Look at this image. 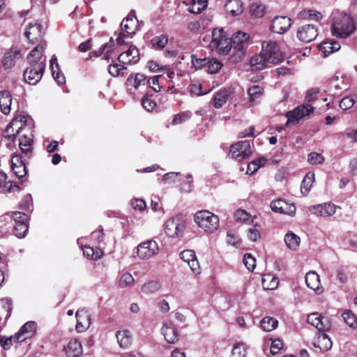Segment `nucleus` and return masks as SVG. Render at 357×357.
Listing matches in <instances>:
<instances>
[{
	"mask_svg": "<svg viewBox=\"0 0 357 357\" xmlns=\"http://www.w3.org/2000/svg\"><path fill=\"white\" fill-rule=\"evenodd\" d=\"M260 324L264 331H272L278 327V321L275 318L266 317L261 319Z\"/></svg>",
	"mask_w": 357,
	"mask_h": 357,
	"instance_id": "45",
	"label": "nucleus"
},
{
	"mask_svg": "<svg viewBox=\"0 0 357 357\" xmlns=\"http://www.w3.org/2000/svg\"><path fill=\"white\" fill-rule=\"evenodd\" d=\"M26 26L25 36L31 43H37L42 38L44 31L40 23L33 21L29 22Z\"/></svg>",
	"mask_w": 357,
	"mask_h": 357,
	"instance_id": "12",
	"label": "nucleus"
},
{
	"mask_svg": "<svg viewBox=\"0 0 357 357\" xmlns=\"http://www.w3.org/2000/svg\"><path fill=\"white\" fill-rule=\"evenodd\" d=\"M261 283L264 289L273 290L278 287L279 280L271 274H266L262 277Z\"/></svg>",
	"mask_w": 357,
	"mask_h": 357,
	"instance_id": "39",
	"label": "nucleus"
},
{
	"mask_svg": "<svg viewBox=\"0 0 357 357\" xmlns=\"http://www.w3.org/2000/svg\"><path fill=\"white\" fill-rule=\"evenodd\" d=\"M28 231L27 223H15L14 226V234L18 238L24 237Z\"/></svg>",
	"mask_w": 357,
	"mask_h": 357,
	"instance_id": "53",
	"label": "nucleus"
},
{
	"mask_svg": "<svg viewBox=\"0 0 357 357\" xmlns=\"http://www.w3.org/2000/svg\"><path fill=\"white\" fill-rule=\"evenodd\" d=\"M245 345L243 343H237L233 347L231 357H245Z\"/></svg>",
	"mask_w": 357,
	"mask_h": 357,
	"instance_id": "52",
	"label": "nucleus"
},
{
	"mask_svg": "<svg viewBox=\"0 0 357 357\" xmlns=\"http://www.w3.org/2000/svg\"><path fill=\"white\" fill-rule=\"evenodd\" d=\"M160 288V284L156 281H149L143 284L142 291L146 294H152L156 293Z\"/></svg>",
	"mask_w": 357,
	"mask_h": 357,
	"instance_id": "47",
	"label": "nucleus"
},
{
	"mask_svg": "<svg viewBox=\"0 0 357 357\" xmlns=\"http://www.w3.org/2000/svg\"><path fill=\"white\" fill-rule=\"evenodd\" d=\"M12 105V96L7 91L0 92V109L3 114H8L10 112Z\"/></svg>",
	"mask_w": 357,
	"mask_h": 357,
	"instance_id": "32",
	"label": "nucleus"
},
{
	"mask_svg": "<svg viewBox=\"0 0 357 357\" xmlns=\"http://www.w3.org/2000/svg\"><path fill=\"white\" fill-rule=\"evenodd\" d=\"M126 86L128 90H137L146 84V77L142 73L130 75L126 80Z\"/></svg>",
	"mask_w": 357,
	"mask_h": 357,
	"instance_id": "26",
	"label": "nucleus"
},
{
	"mask_svg": "<svg viewBox=\"0 0 357 357\" xmlns=\"http://www.w3.org/2000/svg\"><path fill=\"white\" fill-rule=\"evenodd\" d=\"M82 250L83 255L84 256L93 260H98L100 259L103 255L102 251H101L99 249L94 250L93 248L90 246H84Z\"/></svg>",
	"mask_w": 357,
	"mask_h": 357,
	"instance_id": "44",
	"label": "nucleus"
},
{
	"mask_svg": "<svg viewBox=\"0 0 357 357\" xmlns=\"http://www.w3.org/2000/svg\"><path fill=\"white\" fill-rule=\"evenodd\" d=\"M160 77H162V75L153 76L146 81L149 86L155 92H158L161 89V86L159 84V78Z\"/></svg>",
	"mask_w": 357,
	"mask_h": 357,
	"instance_id": "60",
	"label": "nucleus"
},
{
	"mask_svg": "<svg viewBox=\"0 0 357 357\" xmlns=\"http://www.w3.org/2000/svg\"><path fill=\"white\" fill-rule=\"evenodd\" d=\"M243 263L249 271H253L256 266V259L250 253H246L243 257Z\"/></svg>",
	"mask_w": 357,
	"mask_h": 357,
	"instance_id": "55",
	"label": "nucleus"
},
{
	"mask_svg": "<svg viewBox=\"0 0 357 357\" xmlns=\"http://www.w3.org/2000/svg\"><path fill=\"white\" fill-rule=\"evenodd\" d=\"M355 102L356 100L354 96L344 97L340 102V107L344 110L349 109L354 105Z\"/></svg>",
	"mask_w": 357,
	"mask_h": 357,
	"instance_id": "58",
	"label": "nucleus"
},
{
	"mask_svg": "<svg viewBox=\"0 0 357 357\" xmlns=\"http://www.w3.org/2000/svg\"><path fill=\"white\" fill-rule=\"evenodd\" d=\"M207 6V1L191 0L188 8L189 12L195 14L201 13Z\"/></svg>",
	"mask_w": 357,
	"mask_h": 357,
	"instance_id": "43",
	"label": "nucleus"
},
{
	"mask_svg": "<svg viewBox=\"0 0 357 357\" xmlns=\"http://www.w3.org/2000/svg\"><path fill=\"white\" fill-rule=\"evenodd\" d=\"M309 211L317 216L328 218L335 213L336 206L331 203H324L310 206Z\"/></svg>",
	"mask_w": 357,
	"mask_h": 357,
	"instance_id": "14",
	"label": "nucleus"
},
{
	"mask_svg": "<svg viewBox=\"0 0 357 357\" xmlns=\"http://www.w3.org/2000/svg\"><path fill=\"white\" fill-rule=\"evenodd\" d=\"M250 39L248 33L243 31H238L234 34L231 40L234 50L236 51L234 56L238 59H241L245 55V47Z\"/></svg>",
	"mask_w": 357,
	"mask_h": 357,
	"instance_id": "11",
	"label": "nucleus"
},
{
	"mask_svg": "<svg viewBox=\"0 0 357 357\" xmlns=\"http://www.w3.org/2000/svg\"><path fill=\"white\" fill-rule=\"evenodd\" d=\"M168 43V38L166 35L156 36L151 40L152 46L155 48L162 49Z\"/></svg>",
	"mask_w": 357,
	"mask_h": 357,
	"instance_id": "51",
	"label": "nucleus"
},
{
	"mask_svg": "<svg viewBox=\"0 0 357 357\" xmlns=\"http://www.w3.org/2000/svg\"><path fill=\"white\" fill-rule=\"evenodd\" d=\"M209 47L212 51H216L220 54L227 55L232 47L231 40L222 28L214 29L212 31V39Z\"/></svg>",
	"mask_w": 357,
	"mask_h": 357,
	"instance_id": "2",
	"label": "nucleus"
},
{
	"mask_svg": "<svg viewBox=\"0 0 357 357\" xmlns=\"http://www.w3.org/2000/svg\"><path fill=\"white\" fill-rule=\"evenodd\" d=\"M37 328V324L35 321L26 322L15 334V341L22 342L26 339L31 337Z\"/></svg>",
	"mask_w": 357,
	"mask_h": 357,
	"instance_id": "22",
	"label": "nucleus"
},
{
	"mask_svg": "<svg viewBox=\"0 0 357 357\" xmlns=\"http://www.w3.org/2000/svg\"><path fill=\"white\" fill-rule=\"evenodd\" d=\"M126 68L123 63L114 62L108 66V72L113 77L124 76Z\"/></svg>",
	"mask_w": 357,
	"mask_h": 357,
	"instance_id": "42",
	"label": "nucleus"
},
{
	"mask_svg": "<svg viewBox=\"0 0 357 357\" xmlns=\"http://www.w3.org/2000/svg\"><path fill=\"white\" fill-rule=\"evenodd\" d=\"M77 319L76 330L82 333L88 329L91 325V314L84 309L79 310L75 313Z\"/></svg>",
	"mask_w": 357,
	"mask_h": 357,
	"instance_id": "23",
	"label": "nucleus"
},
{
	"mask_svg": "<svg viewBox=\"0 0 357 357\" xmlns=\"http://www.w3.org/2000/svg\"><path fill=\"white\" fill-rule=\"evenodd\" d=\"M44 71V68L29 64L24 72V81L30 84H36L42 79Z\"/></svg>",
	"mask_w": 357,
	"mask_h": 357,
	"instance_id": "15",
	"label": "nucleus"
},
{
	"mask_svg": "<svg viewBox=\"0 0 357 357\" xmlns=\"http://www.w3.org/2000/svg\"><path fill=\"white\" fill-rule=\"evenodd\" d=\"M229 93L224 89L217 92L213 97V104L215 107L220 108L227 102Z\"/></svg>",
	"mask_w": 357,
	"mask_h": 357,
	"instance_id": "40",
	"label": "nucleus"
},
{
	"mask_svg": "<svg viewBox=\"0 0 357 357\" xmlns=\"http://www.w3.org/2000/svg\"><path fill=\"white\" fill-rule=\"evenodd\" d=\"M318 35L317 28L312 24H305L300 26L297 31L298 38L305 43H310L314 40Z\"/></svg>",
	"mask_w": 357,
	"mask_h": 357,
	"instance_id": "16",
	"label": "nucleus"
},
{
	"mask_svg": "<svg viewBox=\"0 0 357 357\" xmlns=\"http://www.w3.org/2000/svg\"><path fill=\"white\" fill-rule=\"evenodd\" d=\"M222 67L221 62L217 60H211L208 62V71L211 74L218 73Z\"/></svg>",
	"mask_w": 357,
	"mask_h": 357,
	"instance_id": "59",
	"label": "nucleus"
},
{
	"mask_svg": "<svg viewBox=\"0 0 357 357\" xmlns=\"http://www.w3.org/2000/svg\"><path fill=\"white\" fill-rule=\"evenodd\" d=\"M250 15L255 18H260L265 14V7L259 3H254L250 8Z\"/></svg>",
	"mask_w": 357,
	"mask_h": 357,
	"instance_id": "48",
	"label": "nucleus"
},
{
	"mask_svg": "<svg viewBox=\"0 0 357 357\" xmlns=\"http://www.w3.org/2000/svg\"><path fill=\"white\" fill-rule=\"evenodd\" d=\"M305 282L307 286L313 289L317 294L322 292L319 275L314 271L309 272L305 275Z\"/></svg>",
	"mask_w": 357,
	"mask_h": 357,
	"instance_id": "28",
	"label": "nucleus"
},
{
	"mask_svg": "<svg viewBox=\"0 0 357 357\" xmlns=\"http://www.w3.org/2000/svg\"><path fill=\"white\" fill-rule=\"evenodd\" d=\"M21 51L17 47H11L3 55L2 66L4 69H10L15 66L16 61L21 58Z\"/></svg>",
	"mask_w": 357,
	"mask_h": 357,
	"instance_id": "20",
	"label": "nucleus"
},
{
	"mask_svg": "<svg viewBox=\"0 0 357 357\" xmlns=\"http://www.w3.org/2000/svg\"><path fill=\"white\" fill-rule=\"evenodd\" d=\"M340 44L334 40L326 41L319 46V50L323 54L324 57H326L331 54L338 51L340 49Z\"/></svg>",
	"mask_w": 357,
	"mask_h": 357,
	"instance_id": "31",
	"label": "nucleus"
},
{
	"mask_svg": "<svg viewBox=\"0 0 357 357\" xmlns=\"http://www.w3.org/2000/svg\"><path fill=\"white\" fill-rule=\"evenodd\" d=\"M314 111V108L310 104H303L294 109L286 114L287 118V125L291 123H297L303 118L309 116Z\"/></svg>",
	"mask_w": 357,
	"mask_h": 357,
	"instance_id": "10",
	"label": "nucleus"
},
{
	"mask_svg": "<svg viewBox=\"0 0 357 357\" xmlns=\"http://www.w3.org/2000/svg\"><path fill=\"white\" fill-rule=\"evenodd\" d=\"M234 219L236 222L251 223L252 219L251 215L245 210L238 209L234 213Z\"/></svg>",
	"mask_w": 357,
	"mask_h": 357,
	"instance_id": "49",
	"label": "nucleus"
},
{
	"mask_svg": "<svg viewBox=\"0 0 357 357\" xmlns=\"http://www.w3.org/2000/svg\"><path fill=\"white\" fill-rule=\"evenodd\" d=\"M11 167L14 174L18 178H22L26 174V168L18 155H15L11 158Z\"/></svg>",
	"mask_w": 357,
	"mask_h": 357,
	"instance_id": "27",
	"label": "nucleus"
},
{
	"mask_svg": "<svg viewBox=\"0 0 357 357\" xmlns=\"http://www.w3.org/2000/svg\"><path fill=\"white\" fill-rule=\"evenodd\" d=\"M356 29L354 20L351 15L344 13L333 14L331 32L337 38H345Z\"/></svg>",
	"mask_w": 357,
	"mask_h": 357,
	"instance_id": "1",
	"label": "nucleus"
},
{
	"mask_svg": "<svg viewBox=\"0 0 357 357\" xmlns=\"http://www.w3.org/2000/svg\"><path fill=\"white\" fill-rule=\"evenodd\" d=\"M13 218L15 223H27L28 215L20 211H15L13 213Z\"/></svg>",
	"mask_w": 357,
	"mask_h": 357,
	"instance_id": "62",
	"label": "nucleus"
},
{
	"mask_svg": "<svg viewBox=\"0 0 357 357\" xmlns=\"http://www.w3.org/2000/svg\"><path fill=\"white\" fill-rule=\"evenodd\" d=\"M314 181V173H312V172L307 173L303 179L301 185V192L303 195H306L308 194Z\"/></svg>",
	"mask_w": 357,
	"mask_h": 357,
	"instance_id": "41",
	"label": "nucleus"
},
{
	"mask_svg": "<svg viewBox=\"0 0 357 357\" xmlns=\"http://www.w3.org/2000/svg\"><path fill=\"white\" fill-rule=\"evenodd\" d=\"M307 160L311 165H319L324 162V157L320 153L312 152L308 154Z\"/></svg>",
	"mask_w": 357,
	"mask_h": 357,
	"instance_id": "54",
	"label": "nucleus"
},
{
	"mask_svg": "<svg viewBox=\"0 0 357 357\" xmlns=\"http://www.w3.org/2000/svg\"><path fill=\"white\" fill-rule=\"evenodd\" d=\"M248 93L250 100L253 102L263 93V89L259 86H253L248 89Z\"/></svg>",
	"mask_w": 357,
	"mask_h": 357,
	"instance_id": "56",
	"label": "nucleus"
},
{
	"mask_svg": "<svg viewBox=\"0 0 357 357\" xmlns=\"http://www.w3.org/2000/svg\"><path fill=\"white\" fill-rule=\"evenodd\" d=\"M282 342L279 339H275L272 341L271 346V353L273 355L278 354L282 348Z\"/></svg>",
	"mask_w": 357,
	"mask_h": 357,
	"instance_id": "63",
	"label": "nucleus"
},
{
	"mask_svg": "<svg viewBox=\"0 0 357 357\" xmlns=\"http://www.w3.org/2000/svg\"><path fill=\"white\" fill-rule=\"evenodd\" d=\"M194 220L206 233L212 234L219 227L218 216L206 210L197 212Z\"/></svg>",
	"mask_w": 357,
	"mask_h": 357,
	"instance_id": "3",
	"label": "nucleus"
},
{
	"mask_svg": "<svg viewBox=\"0 0 357 357\" xmlns=\"http://www.w3.org/2000/svg\"><path fill=\"white\" fill-rule=\"evenodd\" d=\"M229 153L231 158L238 162L248 158L252 153L250 142L244 140L231 145Z\"/></svg>",
	"mask_w": 357,
	"mask_h": 357,
	"instance_id": "9",
	"label": "nucleus"
},
{
	"mask_svg": "<svg viewBox=\"0 0 357 357\" xmlns=\"http://www.w3.org/2000/svg\"><path fill=\"white\" fill-rule=\"evenodd\" d=\"M250 63L252 68L255 70H259L270 67L265 60L264 55H262L261 52H260L259 54L252 56L250 60Z\"/></svg>",
	"mask_w": 357,
	"mask_h": 357,
	"instance_id": "35",
	"label": "nucleus"
},
{
	"mask_svg": "<svg viewBox=\"0 0 357 357\" xmlns=\"http://www.w3.org/2000/svg\"><path fill=\"white\" fill-rule=\"evenodd\" d=\"M271 209L275 213L287 214L291 216L296 213V206L294 204L287 202L284 199H278L271 203Z\"/></svg>",
	"mask_w": 357,
	"mask_h": 357,
	"instance_id": "17",
	"label": "nucleus"
},
{
	"mask_svg": "<svg viewBox=\"0 0 357 357\" xmlns=\"http://www.w3.org/2000/svg\"><path fill=\"white\" fill-rule=\"evenodd\" d=\"M137 20L135 15V13L131 12L127 17H126L121 22V26L122 31L130 36L132 37L137 31Z\"/></svg>",
	"mask_w": 357,
	"mask_h": 357,
	"instance_id": "24",
	"label": "nucleus"
},
{
	"mask_svg": "<svg viewBox=\"0 0 357 357\" xmlns=\"http://www.w3.org/2000/svg\"><path fill=\"white\" fill-rule=\"evenodd\" d=\"M179 256L181 260L188 264L193 273L195 275L200 273L199 264L194 251L185 250L180 253Z\"/></svg>",
	"mask_w": 357,
	"mask_h": 357,
	"instance_id": "18",
	"label": "nucleus"
},
{
	"mask_svg": "<svg viewBox=\"0 0 357 357\" xmlns=\"http://www.w3.org/2000/svg\"><path fill=\"white\" fill-rule=\"evenodd\" d=\"M319 91L317 89H311L307 91L305 100L308 102H312L318 98Z\"/></svg>",
	"mask_w": 357,
	"mask_h": 357,
	"instance_id": "64",
	"label": "nucleus"
},
{
	"mask_svg": "<svg viewBox=\"0 0 357 357\" xmlns=\"http://www.w3.org/2000/svg\"><path fill=\"white\" fill-rule=\"evenodd\" d=\"M117 341L121 347H128L132 342V335L130 331L126 329L120 330L116 333Z\"/></svg>",
	"mask_w": 357,
	"mask_h": 357,
	"instance_id": "37",
	"label": "nucleus"
},
{
	"mask_svg": "<svg viewBox=\"0 0 357 357\" xmlns=\"http://www.w3.org/2000/svg\"><path fill=\"white\" fill-rule=\"evenodd\" d=\"M165 234L171 238H177L183 235L186 227V222L184 216L176 215L168 219L164 225Z\"/></svg>",
	"mask_w": 357,
	"mask_h": 357,
	"instance_id": "5",
	"label": "nucleus"
},
{
	"mask_svg": "<svg viewBox=\"0 0 357 357\" xmlns=\"http://www.w3.org/2000/svg\"><path fill=\"white\" fill-rule=\"evenodd\" d=\"M33 137L31 134H24L21 135L19 138L20 148L22 150V151L25 154H28L31 151Z\"/></svg>",
	"mask_w": 357,
	"mask_h": 357,
	"instance_id": "38",
	"label": "nucleus"
},
{
	"mask_svg": "<svg viewBox=\"0 0 357 357\" xmlns=\"http://www.w3.org/2000/svg\"><path fill=\"white\" fill-rule=\"evenodd\" d=\"M135 280L132 275L130 273L126 272L121 275L119 285L122 288H125L132 286Z\"/></svg>",
	"mask_w": 357,
	"mask_h": 357,
	"instance_id": "50",
	"label": "nucleus"
},
{
	"mask_svg": "<svg viewBox=\"0 0 357 357\" xmlns=\"http://www.w3.org/2000/svg\"><path fill=\"white\" fill-rule=\"evenodd\" d=\"M307 321L319 331H324L331 328V322L327 317L318 312H313L307 316Z\"/></svg>",
	"mask_w": 357,
	"mask_h": 357,
	"instance_id": "13",
	"label": "nucleus"
},
{
	"mask_svg": "<svg viewBox=\"0 0 357 357\" xmlns=\"http://www.w3.org/2000/svg\"><path fill=\"white\" fill-rule=\"evenodd\" d=\"M27 118L25 115L16 116L8 124L4 131V137L11 141H15L17 136L20 135L24 127L26 126Z\"/></svg>",
	"mask_w": 357,
	"mask_h": 357,
	"instance_id": "6",
	"label": "nucleus"
},
{
	"mask_svg": "<svg viewBox=\"0 0 357 357\" xmlns=\"http://www.w3.org/2000/svg\"><path fill=\"white\" fill-rule=\"evenodd\" d=\"M66 357H79L82 354V347L80 342L72 339L65 348Z\"/></svg>",
	"mask_w": 357,
	"mask_h": 357,
	"instance_id": "29",
	"label": "nucleus"
},
{
	"mask_svg": "<svg viewBox=\"0 0 357 357\" xmlns=\"http://www.w3.org/2000/svg\"><path fill=\"white\" fill-rule=\"evenodd\" d=\"M159 252V246L155 241L149 240L141 243L137 246V257L142 260L149 259Z\"/></svg>",
	"mask_w": 357,
	"mask_h": 357,
	"instance_id": "8",
	"label": "nucleus"
},
{
	"mask_svg": "<svg viewBox=\"0 0 357 357\" xmlns=\"http://www.w3.org/2000/svg\"><path fill=\"white\" fill-rule=\"evenodd\" d=\"M15 341V335L14 336H0V344L5 349H10L13 342Z\"/></svg>",
	"mask_w": 357,
	"mask_h": 357,
	"instance_id": "57",
	"label": "nucleus"
},
{
	"mask_svg": "<svg viewBox=\"0 0 357 357\" xmlns=\"http://www.w3.org/2000/svg\"><path fill=\"white\" fill-rule=\"evenodd\" d=\"M291 26V20L286 16L275 17L271 26V30L276 33H285Z\"/></svg>",
	"mask_w": 357,
	"mask_h": 357,
	"instance_id": "19",
	"label": "nucleus"
},
{
	"mask_svg": "<svg viewBox=\"0 0 357 357\" xmlns=\"http://www.w3.org/2000/svg\"><path fill=\"white\" fill-rule=\"evenodd\" d=\"M45 47L46 43L40 40L39 44L27 56L29 64L45 69L46 56L44 55Z\"/></svg>",
	"mask_w": 357,
	"mask_h": 357,
	"instance_id": "7",
	"label": "nucleus"
},
{
	"mask_svg": "<svg viewBox=\"0 0 357 357\" xmlns=\"http://www.w3.org/2000/svg\"><path fill=\"white\" fill-rule=\"evenodd\" d=\"M313 344L315 347L319 348L322 351H326L332 347V341L324 333H319Z\"/></svg>",
	"mask_w": 357,
	"mask_h": 357,
	"instance_id": "30",
	"label": "nucleus"
},
{
	"mask_svg": "<svg viewBox=\"0 0 357 357\" xmlns=\"http://www.w3.org/2000/svg\"><path fill=\"white\" fill-rule=\"evenodd\" d=\"M284 241L287 248L294 251L298 249L301 243L300 237L292 231H289L285 234Z\"/></svg>",
	"mask_w": 357,
	"mask_h": 357,
	"instance_id": "34",
	"label": "nucleus"
},
{
	"mask_svg": "<svg viewBox=\"0 0 357 357\" xmlns=\"http://www.w3.org/2000/svg\"><path fill=\"white\" fill-rule=\"evenodd\" d=\"M342 317L349 326L354 329L357 328V317L351 310H345Z\"/></svg>",
	"mask_w": 357,
	"mask_h": 357,
	"instance_id": "46",
	"label": "nucleus"
},
{
	"mask_svg": "<svg viewBox=\"0 0 357 357\" xmlns=\"http://www.w3.org/2000/svg\"><path fill=\"white\" fill-rule=\"evenodd\" d=\"M18 188L15 184H13L10 181H8L7 174L0 171V192L3 193L11 192L14 189Z\"/></svg>",
	"mask_w": 357,
	"mask_h": 357,
	"instance_id": "36",
	"label": "nucleus"
},
{
	"mask_svg": "<svg viewBox=\"0 0 357 357\" xmlns=\"http://www.w3.org/2000/svg\"><path fill=\"white\" fill-rule=\"evenodd\" d=\"M225 8L232 16L239 15L243 11V3L240 0H228L225 3Z\"/></svg>",
	"mask_w": 357,
	"mask_h": 357,
	"instance_id": "33",
	"label": "nucleus"
},
{
	"mask_svg": "<svg viewBox=\"0 0 357 357\" xmlns=\"http://www.w3.org/2000/svg\"><path fill=\"white\" fill-rule=\"evenodd\" d=\"M162 334L165 340L169 344H175L178 340V333L171 322L165 323L161 328Z\"/></svg>",
	"mask_w": 357,
	"mask_h": 357,
	"instance_id": "25",
	"label": "nucleus"
},
{
	"mask_svg": "<svg viewBox=\"0 0 357 357\" xmlns=\"http://www.w3.org/2000/svg\"><path fill=\"white\" fill-rule=\"evenodd\" d=\"M139 60V54L137 48L130 46L129 49L121 53L118 57V61L124 66L135 64Z\"/></svg>",
	"mask_w": 357,
	"mask_h": 357,
	"instance_id": "21",
	"label": "nucleus"
},
{
	"mask_svg": "<svg viewBox=\"0 0 357 357\" xmlns=\"http://www.w3.org/2000/svg\"><path fill=\"white\" fill-rule=\"evenodd\" d=\"M262 55L269 66L276 65L283 61L284 55L280 50L277 43L272 40H265L261 43Z\"/></svg>",
	"mask_w": 357,
	"mask_h": 357,
	"instance_id": "4",
	"label": "nucleus"
},
{
	"mask_svg": "<svg viewBox=\"0 0 357 357\" xmlns=\"http://www.w3.org/2000/svg\"><path fill=\"white\" fill-rule=\"evenodd\" d=\"M142 105L147 111H152L156 106V103L148 96H145L142 100Z\"/></svg>",
	"mask_w": 357,
	"mask_h": 357,
	"instance_id": "61",
	"label": "nucleus"
}]
</instances>
